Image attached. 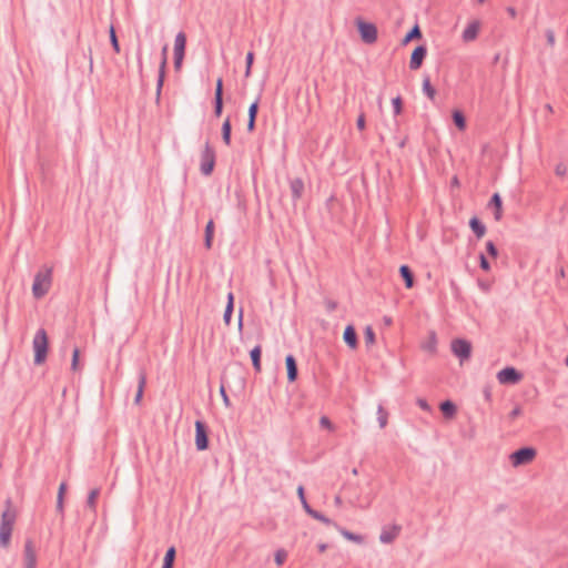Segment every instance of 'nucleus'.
Here are the masks:
<instances>
[{
	"label": "nucleus",
	"mask_w": 568,
	"mask_h": 568,
	"mask_svg": "<svg viewBox=\"0 0 568 568\" xmlns=\"http://www.w3.org/2000/svg\"><path fill=\"white\" fill-rule=\"evenodd\" d=\"M53 270L50 266H42L34 275L32 294L34 298H42L51 288Z\"/></svg>",
	"instance_id": "f257e3e1"
},
{
	"label": "nucleus",
	"mask_w": 568,
	"mask_h": 568,
	"mask_svg": "<svg viewBox=\"0 0 568 568\" xmlns=\"http://www.w3.org/2000/svg\"><path fill=\"white\" fill-rule=\"evenodd\" d=\"M17 518V510L9 503L1 515L0 546L7 548L10 545L11 532Z\"/></svg>",
	"instance_id": "f03ea898"
},
{
	"label": "nucleus",
	"mask_w": 568,
	"mask_h": 568,
	"mask_svg": "<svg viewBox=\"0 0 568 568\" xmlns=\"http://www.w3.org/2000/svg\"><path fill=\"white\" fill-rule=\"evenodd\" d=\"M354 24L362 42L368 45L376 43L378 39V29L374 22L367 21L362 17H357L354 20Z\"/></svg>",
	"instance_id": "7ed1b4c3"
},
{
	"label": "nucleus",
	"mask_w": 568,
	"mask_h": 568,
	"mask_svg": "<svg viewBox=\"0 0 568 568\" xmlns=\"http://www.w3.org/2000/svg\"><path fill=\"white\" fill-rule=\"evenodd\" d=\"M32 348L34 353V364H43L47 359L49 349V338L47 332L43 328H40L36 332L32 339Z\"/></svg>",
	"instance_id": "20e7f679"
},
{
	"label": "nucleus",
	"mask_w": 568,
	"mask_h": 568,
	"mask_svg": "<svg viewBox=\"0 0 568 568\" xmlns=\"http://www.w3.org/2000/svg\"><path fill=\"white\" fill-rule=\"evenodd\" d=\"M537 456V450L534 447H523L508 457L510 465L514 468L531 464Z\"/></svg>",
	"instance_id": "39448f33"
},
{
	"label": "nucleus",
	"mask_w": 568,
	"mask_h": 568,
	"mask_svg": "<svg viewBox=\"0 0 568 568\" xmlns=\"http://www.w3.org/2000/svg\"><path fill=\"white\" fill-rule=\"evenodd\" d=\"M186 45V37L183 32H179L174 39V67L179 71L184 59Z\"/></svg>",
	"instance_id": "423d86ee"
},
{
	"label": "nucleus",
	"mask_w": 568,
	"mask_h": 568,
	"mask_svg": "<svg viewBox=\"0 0 568 568\" xmlns=\"http://www.w3.org/2000/svg\"><path fill=\"white\" fill-rule=\"evenodd\" d=\"M480 30H481V22L477 19L470 20L465 26V28L462 32V36H460L462 41L464 43L474 42L478 38Z\"/></svg>",
	"instance_id": "0eeeda50"
},
{
	"label": "nucleus",
	"mask_w": 568,
	"mask_h": 568,
	"mask_svg": "<svg viewBox=\"0 0 568 568\" xmlns=\"http://www.w3.org/2000/svg\"><path fill=\"white\" fill-rule=\"evenodd\" d=\"M523 375L514 367H506L497 373V379L500 384H517Z\"/></svg>",
	"instance_id": "6e6552de"
},
{
	"label": "nucleus",
	"mask_w": 568,
	"mask_h": 568,
	"mask_svg": "<svg viewBox=\"0 0 568 568\" xmlns=\"http://www.w3.org/2000/svg\"><path fill=\"white\" fill-rule=\"evenodd\" d=\"M215 162V154L210 145H205V149L201 158V171L203 174L209 175L213 171Z\"/></svg>",
	"instance_id": "1a4fd4ad"
},
{
	"label": "nucleus",
	"mask_w": 568,
	"mask_h": 568,
	"mask_svg": "<svg viewBox=\"0 0 568 568\" xmlns=\"http://www.w3.org/2000/svg\"><path fill=\"white\" fill-rule=\"evenodd\" d=\"M452 351L462 361L468 359L471 352V345L465 339H455L452 343Z\"/></svg>",
	"instance_id": "9d476101"
},
{
	"label": "nucleus",
	"mask_w": 568,
	"mask_h": 568,
	"mask_svg": "<svg viewBox=\"0 0 568 568\" xmlns=\"http://www.w3.org/2000/svg\"><path fill=\"white\" fill-rule=\"evenodd\" d=\"M195 445L199 450H205L209 446L207 434L202 422H195Z\"/></svg>",
	"instance_id": "9b49d317"
},
{
	"label": "nucleus",
	"mask_w": 568,
	"mask_h": 568,
	"mask_svg": "<svg viewBox=\"0 0 568 568\" xmlns=\"http://www.w3.org/2000/svg\"><path fill=\"white\" fill-rule=\"evenodd\" d=\"M400 526L398 525H388L382 528L379 534V541L382 544H392L399 535Z\"/></svg>",
	"instance_id": "f8f14e48"
},
{
	"label": "nucleus",
	"mask_w": 568,
	"mask_h": 568,
	"mask_svg": "<svg viewBox=\"0 0 568 568\" xmlns=\"http://www.w3.org/2000/svg\"><path fill=\"white\" fill-rule=\"evenodd\" d=\"M426 55H427L426 47H424V45L416 47L410 54L409 68L414 71L418 70L422 67Z\"/></svg>",
	"instance_id": "ddd939ff"
},
{
	"label": "nucleus",
	"mask_w": 568,
	"mask_h": 568,
	"mask_svg": "<svg viewBox=\"0 0 568 568\" xmlns=\"http://www.w3.org/2000/svg\"><path fill=\"white\" fill-rule=\"evenodd\" d=\"M24 568L37 567V550L31 541H27L23 549Z\"/></svg>",
	"instance_id": "4468645a"
},
{
	"label": "nucleus",
	"mask_w": 568,
	"mask_h": 568,
	"mask_svg": "<svg viewBox=\"0 0 568 568\" xmlns=\"http://www.w3.org/2000/svg\"><path fill=\"white\" fill-rule=\"evenodd\" d=\"M285 366L287 371V379L290 383H293L297 378V365L293 355H287L285 358Z\"/></svg>",
	"instance_id": "2eb2a0df"
},
{
	"label": "nucleus",
	"mask_w": 568,
	"mask_h": 568,
	"mask_svg": "<svg viewBox=\"0 0 568 568\" xmlns=\"http://www.w3.org/2000/svg\"><path fill=\"white\" fill-rule=\"evenodd\" d=\"M344 342L352 348L357 347V335L355 328L352 325L346 326L343 334Z\"/></svg>",
	"instance_id": "dca6fc26"
},
{
	"label": "nucleus",
	"mask_w": 568,
	"mask_h": 568,
	"mask_svg": "<svg viewBox=\"0 0 568 568\" xmlns=\"http://www.w3.org/2000/svg\"><path fill=\"white\" fill-rule=\"evenodd\" d=\"M442 413L447 419H453L456 416L457 407L450 400H445L439 406Z\"/></svg>",
	"instance_id": "f3484780"
},
{
	"label": "nucleus",
	"mask_w": 568,
	"mask_h": 568,
	"mask_svg": "<svg viewBox=\"0 0 568 568\" xmlns=\"http://www.w3.org/2000/svg\"><path fill=\"white\" fill-rule=\"evenodd\" d=\"M422 38V31L418 24H415L413 29L403 38L402 44L407 45L409 42L414 40H419Z\"/></svg>",
	"instance_id": "a211bd4d"
},
{
	"label": "nucleus",
	"mask_w": 568,
	"mask_h": 568,
	"mask_svg": "<svg viewBox=\"0 0 568 568\" xmlns=\"http://www.w3.org/2000/svg\"><path fill=\"white\" fill-rule=\"evenodd\" d=\"M258 111V103L253 102L248 108V121H247V131L252 132L255 129V119Z\"/></svg>",
	"instance_id": "6ab92c4d"
},
{
	"label": "nucleus",
	"mask_w": 568,
	"mask_h": 568,
	"mask_svg": "<svg viewBox=\"0 0 568 568\" xmlns=\"http://www.w3.org/2000/svg\"><path fill=\"white\" fill-rule=\"evenodd\" d=\"M490 205L495 206V220L500 221L503 217V202L498 193H495L490 200Z\"/></svg>",
	"instance_id": "aec40b11"
},
{
	"label": "nucleus",
	"mask_w": 568,
	"mask_h": 568,
	"mask_svg": "<svg viewBox=\"0 0 568 568\" xmlns=\"http://www.w3.org/2000/svg\"><path fill=\"white\" fill-rule=\"evenodd\" d=\"M469 226L478 239H481L486 233V227L477 217H473L469 221Z\"/></svg>",
	"instance_id": "412c9836"
},
{
	"label": "nucleus",
	"mask_w": 568,
	"mask_h": 568,
	"mask_svg": "<svg viewBox=\"0 0 568 568\" xmlns=\"http://www.w3.org/2000/svg\"><path fill=\"white\" fill-rule=\"evenodd\" d=\"M261 353H262V348L260 345L255 346L251 353H250V356H251V359H252V363H253V366H254V369L260 373L262 367H261Z\"/></svg>",
	"instance_id": "4be33fe9"
},
{
	"label": "nucleus",
	"mask_w": 568,
	"mask_h": 568,
	"mask_svg": "<svg viewBox=\"0 0 568 568\" xmlns=\"http://www.w3.org/2000/svg\"><path fill=\"white\" fill-rule=\"evenodd\" d=\"M453 121L459 131H464L466 129V119L464 113L460 110H453L452 112Z\"/></svg>",
	"instance_id": "5701e85b"
},
{
	"label": "nucleus",
	"mask_w": 568,
	"mask_h": 568,
	"mask_svg": "<svg viewBox=\"0 0 568 568\" xmlns=\"http://www.w3.org/2000/svg\"><path fill=\"white\" fill-rule=\"evenodd\" d=\"M400 275L403 276L406 287L412 288L414 285L413 274L407 265H402L399 268Z\"/></svg>",
	"instance_id": "b1692460"
},
{
	"label": "nucleus",
	"mask_w": 568,
	"mask_h": 568,
	"mask_svg": "<svg viewBox=\"0 0 568 568\" xmlns=\"http://www.w3.org/2000/svg\"><path fill=\"white\" fill-rule=\"evenodd\" d=\"M233 303H234V296L232 293H229L227 304H226V307L224 311V316H223L224 323L226 325H230V322H231V316H232V312H233Z\"/></svg>",
	"instance_id": "393cba45"
},
{
	"label": "nucleus",
	"mask_w": 568,
	"mask_h": 568,
	"mask_svg": "<svg viewBox=\"0 0 568 568\" xmlns=\"http://www.w3.org/2000/svg\"><path fill=\"white\" fill-rule=\"evenodd\" d=\"M166 47L163 48V52H162V55H163V59H162V62H161V65H160V75H159V81H158V91L160 92L162 85H163V81H164V73H165V65H166Z\"/></svg>",
	"instance_id": "a878e982"
},
{
	"label": "nucleus",
	"mask_w": 568,
	"mask_h": 568,
	"mask_svg": "<svg viewBox=\"0 0 568 568\" xmlns=\"http://www.w3.org/2000/svg\"><path fill=\"white\" fill-rule=\"evenodd\" d=\"M222 138L226 145L231 143V120L226 118L222 125Z\"/></svg>",
	"instance_id": "bb28decb"
},
{
	"label": "nucleus",
	"mask_w": 568,
	"mask_h": 568,
	"mask_svg": "<svg viewBox=\"0 0 568 568\" xmlns=\"http://www.w3.org/2000/svg\"><path fill=\"white\" fill-rule=\"evenodd\" d=\"M436 344H437V341H436V337L434 334L429 335V337L427 338V341H425L422 345V348L429 353V354H435L436 352Z\"/></svg>",
	"instance_id": "cd10ccee"
},
{
	"label": "nucleus",
	"mask_w": 568,
	"mask_h": 568,
	"mask_svg": "<svg viewBox=\"0 0 568 568\" xmlns=\"http://www.w3.org/2000/svg\"><path fill=\"white\" fill-rule=\"evenodd\" d=\"M291 190H292L294 197H296V199L301 197L303 190H304V184H303L302 180L296 179V180L292 181Z\"/></svg>",
	"instance_id": "c85d7f7f"
},
{
	"label": "nucleus",
	"mask_w": 568,
	"mask_h": 568,
	"mask_svg": "<svg viewBox=\"0 0 568 568\" xmlns=\"http://www.w3.org/2000/svg\"><path fill=\"white\" fill-rule=\"evenodd\" d=\"M423 91L430 100L435 99L436 90L432 87L429 78L423 80Z\"/></svg>",
	"instance_id": "c756f323"
},
{
	"label": "nucleus",
	"mask_w": 568,
	"mask_h": 568,
	"mask_svg": "<svg viewBox=\"0 0 568 568\" xmlns=\"http://www.w3.org/2000/svg\"><path fill=\"white\" fill-rule=\"evenodd\" d=\"M100 495V490L98 488H94L90 491L89 496H88V500H87V504L89 506V508L91 510H95V507H97V499Z\"/></svg>",
	"instance_id": "7c9ffc66"
},
{
	"label": "nucleus",
	"mask_w": 568,
	"mask_h": 568,
	"mask_svg": "<svg viewBox=\"0 0 568 568\" xmlns=\"http://www.w3.org/2000/svg\"><path fill=\"white\" fill-rule=\"evenodd\" d=\"M174 558H175V549L173 547H171L168 549V551L165 554L162 568H172Z\"/></svg>",
	"instance_id": "2f4dec72"
},
{
	"label": "nucleus",
	"mask_w": 568,
	"mask_h": 568,
	"mask_svg": "<svg viewBox=\"0 0 568 568\" xmlns=\"http://www.w3.org/2000/svg\"><path fill=\"white\" fill-rule=\"evenodd\" d=\"M554 172L559 179H565L568 174V166L564 162H558L554 168Z\"/></svg>",
	"instance_id": "473e14b6"
},
{
	"label": "nucleus",
	"mask_w": 568,
	"mask_h": 568,
	"mask_svg": "<svg viewBox=\"0 0 568 568\" xmlns=\"http://www.w3.org/2000/svg\"><path fill=\"white\" fill-rule=\"evenodd\" d=\"M65 491H67V485H65V483H62L59 487L58 498H57V508L59 511L63 510V500H64Z\"/></svg>",
	"instance_id": "72a5a7b5"
},
{
	"label": "nucleus",
	"mask_w": 568,
	"mask_h": 568,
	"mask_svg": "<svg viewBox=\"0 0 568 568\" xmlns=\"http://www.w3.org/2000/svg\"><path fill=\"white\" fill-rule=\"evenodd\" d=\"M213 233H214V224L212 221H210L205 229V246L207 248H210L212 245Z\"/></svg>",
	"instance_id": "f704fd0d"
},
{
	"label": "nucleus",
	"mask_w": 568,
	"mask_h": 568,
	"mask_svg": "<svg viewBox=\"0 0 568 568\" xmlns=\"http://www.w3.org/2000/svg\"><path fill=\"white\" fill-rule=\"evenodd\" d=\"M364 338L365 343L368 347L373 346L375 344V333L372 328V326H366L364 329Z\"/></svg>",
	"instance_id": "c9c22d12"
},
{
	"label": "nucleus",
	"mask_w": 568,
	"mask_h": 568,
	"mask_svg": "<svg viewBox=\"0 0 568 568\" xmlns=\"http://www.w3.org/2000/svg\"><path fill=\"white\" fill-rule=\"evenodd\" d=\"M341 534H342V536L344 538H346L349 541H353V542H356V544H363L364 542V538L361 535H356V534H353V532L347 531V530H341Z\"/></svg>",
	"instance_id": "e433bc0d"
},
{
	"label": "nucleus",
	"mask_w": 568,
	"mask_h": 568,
	"mask_svg": "<svg viewBox=\"0 0 568 568\" xmlns=\"http://www.w3.org/2000/svg\"><path fill=\"white\" fill-rule=\"evenodd\" d=\"M71 369L73 372H79L81 369L80 366V349L75 347L72 353V363H71Z\"/></svg>",
	"instance_id": "4c0bfd02"
},
{
	"label": "nucleus",
	"mask_w": 568,
	"mask_h": 568,
	"mask_svg": "<svg viewBox=\"0 0 568 568\" xmlns=\"http://www.w3.org/2000/svg\"><path fill=\"white\" fill-rule=\"evenodd\" d=\"M305 511H306L311 517H313V518H314V519H316V520H320V521H322V523H324V524H326V525H329V524H331V520H329L327 517H325V516H324V515H322L321 513H318V511H316V510L312 509L311 507H310V508H307Z\"/></svg>",
	"instance_id": "58836bf2"
},
{
	"label": "nucleus",
	"mask_w": 568,
	"mask_h": 568,
	"mask_svg": "<svg viewBox=\"0 0 568 568\" xmlns=\"http://www.w3.org/2000/svg\"><path fill=\"white\" fill-rule=\"evenodd\" d=\"M287 558V552L284 549H278L274 555V561L277 566H282Z\"/></svg>",
	"instance_id": "ea45409f"
},
{
	"label": "nucleus",
	"mask_w": 568,
	"mask_h": 568,
	"mask_svg": "<svg viewBox=\"0 0 568 568\" xmlns=\"http://www.w3.org/2000/svg\"><path fill=\"white\" fill-rule=\"evenodd\" d=\"M253 62H254V53L253 52H247V54H246L245 78H250L251 77V69H252Z\"/></svg>",
	"instance_id": "a19ab883"
},
{
	"label": "nucleus",
	"mask_w": 568,
	"mask_h": 568,
	"mask_svg": "<svg viewBox=\"0 0 568 568\" xmlns=\"http://www.w3.org/2000/svg\"><path fill=\"white\" fill-rule=\"evenodd\" d=\"M392 104H393V108H394V113L396 115H399L403 111V101H402V98L400 97H396L392 100Z\"/></svg>",
	"instance_id": "79ce46f5"
},
{
	"label": "nucleus",
	"mask_w": 568,
	"mask_h": 568,
	"mask_svg": "<svg viewBox=\"0 0 568 568\" xmlns=\"http://www.w3.org/2000/svg\"><path fill=\"white\" fill-rule=\"evenodd\" d=\"M110 40H111L114 51L116 53L120 52V45H119L118 38H116L115 30H114L113 26L110 27Z\"/></svg>",
	"instance_id": "37998d69"
},
{
	"label": "nucleus",
	"mask_w": 568,
	"mask_h": 568,
	"mask_svg": "<svg viewBox=\"0 0 568 568\" xmlns=\"http://www.w3.org/2000/svg\"><path fill=\"white\" fill-rule=\"evenodd\" d=\"M145 378L142 376L139 383V388L134 398L135 404H140L142 396H143V389H144Z\"/></svg>",
	"instance_id": "c03bdc74"
},
{
	"label": "nucleus",
	"mask_w": 568,
	"mask_h": 568,
	"mask_svg": "<svg viewBox=\"0 0 568 568\" xmlns=\"http://www.w3.org/2000/svg\"><path fill=\"white\" fill-rule=\"evenodd\" d=\"M320 425L325 428V429H328V430H334V425L332 424V422L329 420L328 417L326 416H322L320 418Z\"/></svg>",
	"instance_id": "a18cd8bd"
},
{
	"label": "nucleus",
	"mask_w": 568,
	"mask_h": 568,
	"mask_svg": "<svg viewBox=\"0 0 568 568\" xmlns=\"http://www.w3.org/2000/svg\"><path fill=\"white\" fill-rule=\"evenodd\" d=\"M297 495H298V498H300V500L302 503V506H303L304 510L310 508V505L307 504L305 495H304V488L302 486H300L297 488Z\"/></svg>",
	"instance_id": "49530a36"
},
{
	"label": "nucleus",
	"mask_w": 568,
	"mask_h": 568,
	"mask_svg": "<svg viewBox=\"0 0 568 568\" xmlns=\"http://www.w3.org/2000/svg\"><path fill=\"white\" fill-rule=\"evenodd\" d=\"M486 250H487L488 254H489L491 257H494V258H496V257H497V255H498V251H497V248H496L495 244H494L491 241H488V242L486 243Z\"/></svg>",
	"instance_id": "de8ad7c7"
},
{
	"label": "nucleus",
	"mask_w": 568,
	"mask_h": 568,
	"mask_svg": "<svg viewBox=\"0 0 568 568\" xmlns=\"http://www.w3.org/2000/svg\"><path fill=\"white\" fill-rule=\"evenodd\" d=\"M523 410H521V407L520 406H515L513 408V410L509 413L508 415V418L514 422L516 420L520 415H521Z\"/></svg>",
	"instance_id": "09e8293b"
},
{
	"label": "nucleus",
	"mask_w": 568,
	"mask_h": 568,
	"mask_svg": "<svg viewBox=\"0 0 568 568\" xmlns=\"http://www.w3.org/2000/svg\"><path fill=\"white\" fill-rule=\"evenodd\" d=\"M378 414H379V417H378L379 425L383 428L387 424V413L383 409V407H378Z\"/></svg>",
	"instance_id": "8fccbe9b"
},
{
	"label": "nucleus",
	"mask_w": 568,
	"mask_h": 568,
	"mask_svg": "<svg viewBox=\"0 0 568 568\" xmlns=\"http://www.w3.org/2000/svg\"><path fill=\"white\" fill-rule=\"evenodd\" d=\"M223 98V81L222 79H217L216 88H215V99Z\"/></svg>",
	"instance_id": "3c124183"
},
{
	"label": "nucleus",
	"mask_w": 568,
	"mask_h": 568,
	"mask_svg": "<svg viewBox=\"0 0 568 568\" xmlns=\"http://www.w3.org/2000/svg\"><path fill=\"white\" fill-rule=\"evenodd\" d=\"M223 110V98L215 99V109L214 113L216 116H220L222 114Z\"/></svg>",
	"instance_id": "603ef678"
},
{
	"label": "nucleus",
	"mask_w": 568,
	"mask_h": 568,
	"mask_svg": "<svg viewBox=\"0 0 568 568\" xmlns=\"http://www.w3.org/2000/svg\"><path fill=\"white\" fill-rule=\"evenodd\" d=\"M356 125H357V129L359 131H364L365 128H366V121H365V115L363 113H361L357 118V121H356Z\"/></svg>",
	"instance_id": "864d4df0"
},
{
	"label": "nucleus",
	"mask_w": 568,
	"mask_h": 568,
	"mask_svg": "<svg viewBox=\"0 0 568 568\" xmlns=\"http://www.w3.org/2000/svg\"><path fill=\"white\" fill-rule=\"evenodd\" d=\"M220 394H221V396H222V399H223L224 405H225L226 407H230V406H231V402H230V398H229V396H227V394H226V392H225L224 386H221V387H220Z\"/></svg>",
	"instance_id": "5fc2aeb1"
},
{
	"label": "nucleus",
	"mask_w": 568,
	"mask_h": 568,
	"mask_svg": "<svg viewBox=\"0 0 568 568\" xmlns=\"http://www.w3.org/2000/svg\"><path fill=\"white\" fill-rule=\"evenodd\" d=\"M479 261H480V267L484 271H486V272L490 271V265L483 254L479 256Z\"/></svg>",
	"instance_id": "6e6d98bb"
},
{
	"label": "nucleus",
	"mask_w": 568,
	"mask_h": 568,
	"mask_svg": "<svg viewBox=\"0 0 568 568\" xmlns=\"http://www.w3.org/2000/svg\"><path fill=\"white\" fill-rule=\"evenodd\" d=\"M417 405H418L422 409H424V410H426V412H429V410H430V406L428 405L427 400H426V399H424V398H418V399H417Z\"/></svg>",
	"instance_id": "4d7b16f0"
},
{
	"label": "nucleus",
	"mask_w": 568,
	"mask_h": 568,
	"mask_svg": "<svg viewBox=\"0 0 568 568\" xmlns=\"http://www.w3.org/2000/svg\"><path fill=\"white\" fill-rule=\"evenodd\" d=\"M555 33L552 31H548L547 32V41L550 45H554L555 44Z\"/></svg>",
	"instance_id": "13d9d810"
},
{
	"label": "nucleus",
	"mask_w": 568,
	"mask_h": 568,
	"mask_svg": "<svg viewBox=\"0 0 568 568\" xmlns=\"http://www.w3.org/2000/svg\"><path fill=\"white\" fill-rule=\"evenodd\" d=\"M237 325H239V329L241 331L243 327V312L242 311H240V314H239Z\"/></svg>",
	"instance_id": "bf43d9fd"
},
{
	"label": "nucleus",
	"mask_w": 568,
	"mask_h": 568,
	"mask_svg": "<svg viewBox=\"0 0 568 568\" xmlns=\"http://www.w3.org/2000/svg\"><path fill=\"white\" fill-rule=\"evenodd\" d=\"M317 548H318V551L323 554V552H325V551H326V549H327V545H326V544H320V545L317 546Z\"/></svg>",
	"instance_id": "052dcab7"
},
{
	"label": "nucleus",
	"mask_w": 568,
	"mask_h": 568,
	"mask_svg": "<svg viewBox=\"0 0 568 568\" xmlns=\"http://www.w3.org/2000/svg\"><path fill=\"white\" fill-rule=\"evenodd\" d=\"M335 504H336L337 506H341V505H342V498H341L339 496H336V497H335Z\"/></svg>",
	"instance_id": "680f3d73"
},
{
	"label": "nucleus",
	"mask_w": 568,
	"mask_h": 568,
	"mask_svg": "<svg viewBox=\"0 0 568 568\" xmlns=\"http://www.w3.org/2000/svg\"><path fill=\"white\" fill-rule=\"evenodd\" d=\"M508 12L511 17H515L516 16V11L514 8H508Z\"/></svg>",
	"instance_id": "e2e57ef3"
},
{
	"label": "nucleus",
	"mask_w": 568,
	"mask_h": 568,
	"mask_svg": "<svg viewBox=\"0 0 568 568\" xmlns=\"http://www.w3.org/2000/svg\"><path fill=\"white\" fill-rule=\"evenodd\" d=\"M486 1H487V0H476V2H477V4H478V6L484 4Z\"/></svg>",
	"instance_id": "0e129e2a"
},
{
	"label": "nucleus",
	"mask_w": 568,
	"mask_h": 568,
	"mask_svg": "<svg viewBox=\"0 0 568 568\" xmlns=\"http://www.w3.org/2000/svg\"><path fill=\"white\" fill-rule=\"evenodd\" d=\"M453 183L456 184V185L458 184L457 178H454Z\"/></svg>",
	"instance_id": "69168bd1"
},
{
	"label": "nucleus",
	"mask_w": 568,
	"mask_h": 568,
	"mask_svg": "<svg viewBox=\"0 0 568 568\" xmlns=\"http://www.w3.org/2000/svg\"><path fill=\"white\" fill-rule=\"evenodd\" d=\"M559 275H561V276H564V275H565V272H564V270H562V268L560 270Z\"/></svg>",
	"instance_id": "338daca9"
},
{
	"label": "nucleus",
	"mask_w": 568,
	"mask_h": 568,
	"mask_svg": "<svg viewBox=\"0 0 568 568\" xmlns=\"http://www.w3.org/2000/svg\"><path fill=\"white\" fill-rule=\"evenodd\" d=\"M566 365H567V367H568V355H567V358H566Z\"/></svg>",
	"instance_id": "774afa93"
}]
</instances>
